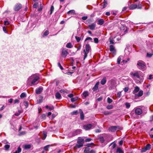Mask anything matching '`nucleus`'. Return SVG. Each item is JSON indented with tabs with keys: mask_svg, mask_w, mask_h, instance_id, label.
<instances>
[{
	"mask_svg": "<svg viewBox=\"0 0 153 153\" xmlns=\"http://www.w3.org/2000/svg\"><path fill=\"white\" fill-rule=\"evenodd\" d=\"M39 79V76L37 75H32L29 77L27 80V85L31 86L37 84L39 82L38 80Z\"/></svg>",
	"mask_w": 153,
	"mask_h": 153,
	"instance_id": "f257e3e1",
	"label": "nucleus"
},
{
	"mask_svg": "<svg viewBox=\"0 0 153 153\" xmlns=\"http://www.w3.org/2000/svg\"><path fill=\"white\" fill-rule=\"evenodd\" d=\"M137 65L138 68L142 71L146 70V66L145 63L142 60H139L137 62Z\"/></svg>",
	"mask_w": 153,
	"mask_h": 153,
	"instance_id": "f03ea898",
	"label": "nucleus"
},
{
	"mask_svg": "<svg viewBox=\"0 0 153 153\" xmlns=\"http://www.w3.org/2000/svg\"><path fill=\"white\" fill-rule=\"evenodd\" d=\"M84 139L82 138L79 137L77 141V144H76L75 148L76 149L79 148L83 146Z\"/></svg>",
	"mask_w": 153,
	"mask_h": 153,
	"instance_id": "7ed1b4c3",
	"label": "nucleus"
},
{
	"mask_svg": "<svg viewBox=\"0 0 153 153\" xmlns=\"http://www.w3.org/2000/svg\"><path fill=\"white\" fill-rule=\"evenodd\" d=\"M121 129V128L118 126H113L109 127L108 130L109 131L114 132L116 131H118Z\"/></svg>",
	"mask_w": 153,
	"mask_h": 153,
	"instance_id": "20e7f679",
	"label": "nucleus"
},
{
	"mask_svg": "<svg viewBox=\"0 0 153 153\" xmlns=\"http://www.w3.org/2000/svg\"><path fill=\"white\" fill-rule=\"evenodd\" d=\"M94 127V125L91 124L85 125L83 126V128L85 130H88L90 129L93 128Z\"/></svg>",
	"mask_w": 153,
	"mask_h": 153,
	"instance_id": "39448f33",
	"label": "nucleus"
},
{
	"mask_svg": "<svg viewBox=\"0 0 153 153\" xmlns=\"http://www.w3.org/2000/svg\"><path fill=\"white\" fill-rule=\"evenodd\" d=\"M142 73L140 71H137L134 73V76L140 79V77L142 76Z\"/></svg>",
	"mask_w": 153,
	"mask_h": 153,
	"instance_id": "423d86ee",
	"label": "nucleus"
},
{
	"mask_svg": "<svg viewBox=\"0 0 153 153\" xmlns=\"http://www.w3.org/2000/svg\"><path fill=\"white\" fill-rule=\"evenodd\" d=\"M68 54L67 49L66 48H63L62 51V55L63 57L65 58V57Z\"/></svg>",
	"mask_w": 153,
	"mask_h": 153,
	"instance_id": "0eeeda50",
	"label": "nucleus"
},
{
	"mask_svg": "<svg viewBox=\"0 0 153 153\" xmlns=\"http://www.w3.org/2000/svg\"><path fill=\"white\" fill-rule=\"evenodd\" d=\"M143 94V91H140L138 93L135 94L134 96V98H137L138 97H141Z\"/></svg>",
	"mask_w": 153,
	"mask_h": 153,
	"instance_id": "6e6552de",
	"label": "nucleus"
},
{
	"mask_svg": "<svg viewBox=\"0 0 153 153\" xmlns=\"http://www.w3.org/2000/svg\"><path fill=\"white\" fill-rule=\"evenodd\" d=\"M151 148V145L150 144L147 145L145 147L141 150L142 152H145L147 150H149Z\"/></svg>",
	"mask_w": 153,
	"mask_h": 153,
	"instance_id": "1a4fd4ad",
	"label": "nucleus"
},
{
	"mask_svg": "<svg viewBox=\"0 0 153 153\" xmlns=\"http://www.w3.org/2000/svg\"><path fill=\"white\" fill-rule=\"evenodd\" d=\"M141 2L140 1L138 3H134V9H141L142 8V5H141Z\"/></svg>",
	"mask_w": 153,
	"mask_h": 153,
	"instance_id": "9d476101",
	"label": "nucleus"
},
{
	"mask_svg": "<svg viewBox=\"0 0 153 153\" xmlns=\"http://www.w3.org/2000/svg\"><path fill=\"white\" fill-rule=\"evenodd\" d=\"M134 112L136 114L140 115L142 113V110L141 108H137L135 110Z\"/></svg>",
	"mask_w": 153,
	"mask_h": 153,
	"instance_id": "9b49d317",
	"label": "nucleus"
},
{
	"mask_svg": "<svg viewBox=\"0 0 153 153\" xmlns=\"http://www.w3.org/2000/svg\"><path fill=\"white\" fill-rule=\"evenodd\" d=\"M43 90V88L42 87H39L38 88L36 89V93L37 94H40Z\"/></svg>",
	"mask_w": 153,
	"mask_h": 153,
	"instance_id": "f8f14e48",
	"label": "nucleus"
},
{
	"mask_svg": "<svg viewBox=\"0 0 153 153\" xmlns=\"http://www.w3.org/2000/svg\"><path fill=\"white\" fill-rule=\"evenodd\" d=\"M81 130L80 129H78L74 131L73 132L72 136H76L79 134L81 132Z\"/></svg>",
	"mask_w": 153,
	"mask_h": 153,
	"instance_id": "ddd939ff",
	"label": "nucleus"
},
{
	"mask_svg": "<svg viewBox=\"0 0 153 153\" xmlns=\"http://www.w3.org/2000/svg\"><path fill=\"white\" fill-rule=\"evenodd\" d=\"M22 7V5L20 4H17L15 6L14 8V10L15 11L19 10Z\"/></svg>",
	"mask_w": 153,
	"mask_h": 153,
	"instance_id": "4468645a",
	"label": "nucleus"
},
{
	"mask_svg": "<svg viewBox=\"0 0 153 153\" xmlns=\"http://www.w3.org/2000/svg\"><path fill=\"white\" fill-rule=\"evenodd\" d=\"M109 49L113 53H115L116 52V50L115 49V48L114 46L113 45H110L109 46Z\"/></svg>",
	"mask_w": 153,
	"mask_h": 153,
	"instance_id": "2eb2a0df",
	"label": "nucleus"
},
{
	"mask_svg": "<svg viewBox=\"0 0 153 153\" xmlns=\"http://www.w3.org/2000/svg\"><path fill=\"white\" fill-rule=\"evenodd\" d=\"M83 34H82L81 36L80 37H78L77 36H75V39L76 40L77 42H79L81 39H82L83 38Z\"/></svg>",
	"mask_w": 153,
	"mask_h": 153,
	"instance_id": "dca6fc26",
	"label": "nucleus"
},
{
	"mask_svg": "<svg viewBox=\"0 0 153 153\" xmlns=\"http://www.w3.org/2000/svg\"><path fill=\"white\" fill-rule=\"evenodd\" d=\"M82 98L83 99L85 98L89 95V93L87 91H84L82 94Z\"/></svg>",
	"mask_w": 153,
	"mask_h": 153,
	"instance_id": "f3484780",
	"label": "nucleus"
},
{
	"mask_svg": "<svg viewBox=\"0 0 153 153\" xmlns=\"http://www.w3.org/2000/svg\"><path fill=\"white\" fill-rule=\"evenodd\" d=\"M96 25V24L93 23L91 25H89L88 26V27L90 30H93L95 29Z\"/></svg>",
	"mask_w": 153,
	"mask_h": 153,
	"instance_id": "a211bd4d",
	"label": "nucleus"
},
{
	"mask_svg": "<svg viewBox=\"0 0 153 153\" xmlns=\"http://www.w3.org/2000/svg\"><path fill=\"white\" fill-rule=\"evenodd\" d=\"M110 82H111V85L109 87L110 89H114L115 87V84L113 82H114V80L112 79H111L110 80Z\"/></svg>",
	"mask_w": 153,
	"mask_h": 153,
	"instance_id": "6ab92c4d",
	"label": "nucleus"
},
{
	"mask_svg": "<svg viewBox=\"0 0 153 153\" xmlns=\"http://www.w3.org/2000/svg\"><path fill=\"white\" fill-rule=\"evenodd\" d=\"M85 51L87 52V53H89L90 49H91V47L90 46L89 44H87L85 45Z\"/></svg>",
	"mask_w": 153,
	"mask_h": 153,
	"instance_id": "aec40b11",
	"label": "nucleus"
},
{
	"mask_svg": "<svg viewBox=\"0 0 153 153\" xmlns=\"http://www.w3.org/2000/svg\"><path fill=\"white\" fill-rule=\"evenodd\" d=\"M79 111L80 112V119L81 120H83L84 118L83 113L81 109H79Z\"/></svg>",
	"mask_w": 153,
	"mask_h": 153,
	"instance_id": "412c9836",
	"label": "nucleus"
},
{
	"mask_svg": "<svg viewBox=\"0 0 153 153\" xmlns=\"http://www.w3.org/2000/svg\"><path fill=\"white\" fill-rule=\"evenodd\" d=\"M56 99L58 100L60 99L61 98V94L59 92H57L55 94Z\"/></svg>",
	"mask_w": 153,
	"mask_h": 153,
	"instance_id": "4be33fe9",
	"label": "nucleus"
},
{
	"mask_svg": "<svg viewBox=\"0 0 153 153\" xmlns=\"http://www.w3.org/2000/svg\"><path fill=\"white\" fill-rule=\"evenodd\" d=\"M106 82V78L105 77H104L101 80L100 83L102 85H104Z\"/></svg>",
	"mask_w": 153,
	"mask_h": 153,
	"instance_id": "5701e85b",
	"label": "nucleus"
},
{
	"mask_svg": "<svg viewBox=\"0 0 153 153\" xmlns=\"http://www.w3.org/2000/svg\"><path fill=\"white\" fill-rule=\"evenodd\" d=\"M23 147L25 149H30L31 146L30 144L25 145H23Z\"/></svg>",
	"mask_w": 153,
	"mask_h": 153,
	"instance_id": "b1692460",
	"label": "nucleus"
},
{
	"mask_svg": "<svg viewBox=\"0 0 153 153\" xmlns=\"http://www.w3.org/2000/svg\"><path fill=\"white\" fill-rule=\"evenodd\" d=\"M104 23V20L103 19H99L98 21L97 24L100 25H102Z\"/></svg>",
	"mask_w": 153,
	"mask_h": 153,
	"instance_id": "393cba45",
	"label": "nucleus"
},
{
	"mask_svg": "<svg viewBox=\"0 0 153 153\" xmlns=\"http://www.w3.org/2000/svg\"><path fill=\"white\" fill-rule=\"evenodd\" d=\"M91 149L88 147H86L85 148L84 152V153H89Z\"/></svg>",
	"mask_w": 153,
	"mask_h": 153,
	"instance_id": "a878e982",
	"label": "nucleus"
},
{
	"mask_svg": "<svg viewBox=\"0 0 153 153\" xmlns=\"http://www.w3.org/2000/svg\"><path fill=\"white\" fill-rule=\"evenodd\" d=\"M45 107L46 109H49V110L51 111L53 110L54 108V107L53 106H49L48 105H46Z\"/></svg>",
	"mask_w": 153,
	"mask_h": 153,
	"instance_id": "bb28decb",
	"label": "nucleus"
},
{
	"mask_svg": "<svg viewBox=\"0 0 153 153\" xmlns=\"http://www.w3.org/2000/svg\"><path fill=\"white\" fill-rule=\"evenodd\" d=\"M114 38H114L112 36H111L110 37L109 39V40L110 44H114Z\"/></svg>",
	"mask_w": 153,
	"mask_h": 153,
	"instance_id": "cd10ccee",
	"label": "nucleus"
},
{
	"mask_svg": "<svg viewBox=\"0 0 153 153\" xmlns=\"http://www.w3.org/2000/svg\"><path fill=\"white\" fill-rule=\"evenodd\" d=\"M116 153H123V151L122 149L119 147L117 148V151L116 152Z\"/></svg>",
	"mask_w": 153,
	"mask_h": 153,
	"instance_id": "c85d7f7f",
	"label": "nucleus"
},
{
	"mask_svg": "<svg viewBox=\"0 0 153 153\" xmlns=\"http://www.w3.org/2000/svg\"><path fill=\"white\" fill-rule=\"evenodd\" d=\"M66 46L68 48H71L73 47V46L71 42H68Z\"/></svg>",
	"mask_w": 153,
	"mask_h": 153,
	"instance_id": "c756f323",
	"label": "nucleus"
},
{
	"mask_svg": "<svg viewBox=\"0 0 153 153\" xmlns=\"http://www.w3.org/2000/svg\"><path fill=\"white\" fill-rule=\"evenodd\" d=\"M99 140L101 143H103L105 141V140L102 136H100Z\"/></svg>",
	"mask_w": 153,
	"mask_h": 153,
	"instance_id": "7c9ffc66",
	"label": "nucleus"
},
{
	"mask_svg": "<svg viewBox=\"0 0 153 153\" xmlns=\"http://www.w3.org/2000/svg\"><path fill=\"white\" fill-rule=\"evenodd\" d=\"M67 13L68 14H75V11L74 10H71L67 12Z\"/></svg>",
	"mask_w": 153,
	"mask_h": 153,
	"instance_id": "2f4dec72",
	"label": "nucleus"
},
{
	"mask_svg": "<svg viewBox=\"0 0 153 153\" xmlns=\"http://www.w3.org/2000/svg\"><path fill=\"white\" fill-rule=\"evenodd\" d=\"M83 52L84 53V59H85L87 57V54L88 53H87V52L85 51V49H84L83 51Z\"/></svg>",
	"mask_w": 153,
	"mask_h": 153,
	"instance_id": "473e14b6",
	"label": "nucleus"
},
{
	"mask_svg": "<svg viewBox=\"0 0 153 153\" xmlns=\"http://www.w3.org/2000/svg\"><path fill=\"white\" fill-rule=\"evenodd\" d=\"M26 96V94L25 93H22L20 95V97L22 98H23Z\"/></svg>",
	"mask_w": 153,
	"mask_h": 153,
	"instance_id": "72a5a7b5",
	"label": "nucleus"
},
{
	"mask_svg": "<svg viewBox=\"0 0 153 153\" xmlns=\"http://www.w3.org/2000/svg\"><path fill=\"white\" fill-rule=\"evenodd\" d=\"M51 146V145H47L45 146L44 147V149L46 151H48V148L50 147Z\"/></svg>",
	"mask_w": 153,
	"mask_h": 153,
	"instance_id": "f704fd0d",
	"label": "nucleus"
},
{
	"mask_svg": "<svg viewBox=\"0 0 153 153\" xmlns=\"http://www.w3.org/2000/svg\"><path fill=\"white\" fill-rule=\"evenodd\" d=\"M78 111L77 110L74 111L72 112L71 113V115H76L78 114Z\"/></svg>",
	"mask_w": 153,
	"mask_h": 153,
	"instance_id": "c9c22d12",
	"label": "nucleus"
},
{
	"mask_svg": "<svg viewBox=\"0 0 153 153\" xmlns=\"http://www.w3.org/2000/svg\"><path fill=\"white\" fill-rule=\"evenodd\" d=\"M113 108V106L112 105H108L106 107L107 109L109 110L112 109Z\"/></svg>",
	"mask_w": 153,
	"mask_h": 153,
	"instance_id": "e433bc0d",
	"label": "nucleus"
},
{
	"mask_svg": "<svg viewBox=\"0 0 153 153\" xmlns=\"http://www.w3.org/2000/svg\"><path fill=\"white\" fill-rule=\"evenodd\" d=\"M98 86L96 85H95L93 87V88H92V90H93V91H96L98 89Z\"/></svg>",
	"mask_w": 153,
	"mask_h": 153,
	"instance_id": "4c0bfd02",
	"label": "nucleus"
},
{
	"mask_svg": "<svg viewBox=\"0 0 153 153\" xmlns=\"http://www.w3.org/2000/svg\"><path fill=\"white\" fill-rule=\"evenodd\" d=\"M121 60V56H119L117 59V62L118 64H119Z\"/></svg>",
	"mask_w": 153,
	"mask_h": 153,
	"instance_id": "58836bf2",
	"label": "nucleus"
},
{
	"mask_svg": "<svg viewBox=\"0 0 153 153\" xmlns=\"http://www.w3.org/2000/svg\"><path fill=\"white\" fill-rule=\"evenodd\" d=\"M22 151L21 149L20 148V146H19L17 148V149L16 151V152L17 153H20Z\"/></svg>",
	"mask_w": 153,
	"mask_h": 153,
	"instance_id": "ea45409f",
	"label": "nucleus"
},
{
	"mask_svg": "<svg viewBox=\"0 0 153 153\" xmlns=\"http://www.w3.org/2000/svg\"><path fill=\"white\" fill-rule=\"evenodd\" d=\"M112 100L109 97H108L107 99V102L109 103H111L112 102Z\"/></svg>",
	"mask_w": 153,
	"mask_h": 153,
	"instance_id": "a19ab883",
	"label": "nucleus"
},
{
	"mask_svg": "<svg viewBox=\"0 0 153 153\" xmlns=\"http://www.w3.org/2000/svg\"><path fill=\"white\" fill-rule=\"evenodd\" d=\"M4 147L6 150H7L10 147V146L9 145L7 144L4 146Z\"/></svg>",
	"mask_w": 153,
	"mask_h": 153,
	"instance_id": "79ce46f5",
	"label": "nucleus"
},
{
	"mask_svg": "<svg viewBox=\"0 0 153 153\" xmlns=\"http://www.w3.org/2000/svg\"><path fill=\"white\" fill-rule=\"evenodd\" d=\"M77 99V97H72L71 99V101L72 102H73L76 101Z\"/></svg>",
	"mask_w": 153,
	"mask_h": 153,
	"instance_id": "37998d69",
	"label": "nucleus"
},
{
	"mask_svg": "<svg viewBox=\"0 0 153 153\" xmlns=\"http://www.w3.org/2000/svg\"><path fill=\"white\" fill-rule=\"evenodd\" d=\"M140 90L138 86H136L134 89V93L138 92Z\"/></svg>",
	"mask_w": 153,
	"mask_h": 153,
	"instance_id": "c03bdc74",
	"label": "nucleus"
},
{
	"mask_svg": "<svg viewBox=\"0 0 153 153\" xmlns=\"http://www.w3.org/2000/svg\"><path fill=\"white\" fill-rule=\"evenodd\" d=\"M107 4V2L105 1V0H104V2L103 3V8L105 7Z\"/></svg>",
	"mask_w": 153,
	"mask_h": 153,
	"instance_id": "a18cd8bd",
	"label": "nucleus"
},
{
	"mask_svg": "<svg viewBox=\"0 0 153 153\" xmlns=\"http://www.w3.org/2000/svg\"><path fill=\"white\" fill-rule=\"evenodd\" d=\"M54 8L53 6H51V9H50V11H51V12L50 13V15L52 14L54 10Z\"/></svg>",
	"mask_w": 153,
	"mask_h": 153,
	"instance_id": "49530a36",
	"label": "nucleus"
},
{
	"mask_svg": "<svg viewBox=\"0 0 153 153\" xmlns=\"http://www.w3.org/2000/svg\"><path fill=\"white\" fill-rule=\"evenodd\" d=\"M104 114L105 115H108L111 114V112H108V111H104L103 112Z\"/></svg>",
	"mask_w": 153,
	"mask_h": 153,
	"instance_id": "de8ad7c7",
	"label": "nucleus"
},
{
	"mask_svg": "<svg viewBox=\"0 0 153 153\" xmlns=\"http://www.w3.org/2000/svg\"><path fill=\"white\" fill-rule=\"evenodd\" d=\"M125 105L126 106V107L127 108H128L130 106V104L129 103L126 102L125 103Z\"/></svg>",
	"mask_w": 153,
	"mask_h": 153,
	"instance_id": "09e8293b",
	"label": "nucleus"
},
{
	"mask_svg": "<svg viewBox=\"0 0 153 153\" xmlns=\"http://www.w3.org/2000/svg\"><path fill=\"white\" fill-rule=\"evenodd\" d=\"M49 33V31L48 30H46L44 33L43 35L44 36H46Z\"/></svg>",
	"mask_w": 153,
	"mask_h": 153,
	"instance_id": "8fccbe9b",
	"label": "nucleus"
},
{
	"mask_svg": "<svg viewBox=\"0 0 153 153\" xmlns=\"http://www.w3.org/2000/svg\"><path fill=\"white\" fill-rule=\"evenodd\" d=\"M94 42L95 43H97L99 42L98 39L97 38H94Z\"/></svg>",
	"mask_w": 153,
	"mask_h": 153,
	"instance_id": "3c124183",
	"label": "nucleus"
},
{
	"mask_svg": "<svg viewBox=\"0 0 153 153\" xmlns=\"http://www.w3.org/2000/svg\"><path fill=\"white\" fill-rule=\"evenodd\" d=\"M130 60L129 58H128L127 59V60H123L122 61V62L123 63H126L128 61H129Z\"/></svg>",
	"mask_w": 153,
	"mask_h": 153,
	"instance_id": "603ef678",
	"label": "nucleus"
},
{
	"mask_svg": "<svg viewBox=\"0 0 153 153\" xmlns=\"http://www.w3.org/2000/svg\"><path fill=\"white\" fill-rule=\"evenodd\" d=\"M90 40L92 42V38H91V37H87L85 39V41H86L87 40Z\"/></svg>",
	"mask_w": 153,
	"mask_h": 153,
	"instance_id": "864d4df0",
	"label": "nucleus"
},
{
	"mask_svg": "<svg viewBox=\"0 0 153 153\" xmlns=\"http://www.w3.org/2000/svg\"><path fill=\"white\" fill-rule=\"evenodd\" d=\"M153 54V53H147V56L149 57H151L152 56Z\"/></svg>",
	"mask_w": 153,
	"mask_h": 153,
	"instance_id": "5fc2aeb1",
	"label": "nucleus"
},
{
	"mask_svg": "<svg viewBox=\"0 0 153 153\" xmlns=\"http://www.w3.org/2000/svg\"><path fill=\"white\" fill-rule=\"evenodd\" d=\"M26 132L25 131L20 132L19 133V136L24 135L26 134Z\"/></svg>",
	"mask_w": 153,
	"mask_h": 153,
	"instance_id": "6e6d98bb",
	"label": "nucleus"
},
{
	"mask_svg": "<svg viewBox=\"0 0 153 153\" xmlns=\"http://www.w3.org/2000/svg\"><path fill=\"white\" fill-rule=\"evenodd\" d=\"M111 144H112V146L111 147L112 148V149H113L116 147V144L115 143L113 144V143H111Z\"/></svg>",
	"mask_w": 153,
	"mask_h": 153,
	"instance_id": "4d7b16f0",
	"label": "nucleus"
},
{
	"mask_svg": "<svg viewBox=\"0 0 153 153\" xmlns=\"http://www.w3.org/2000/svg\"><path fill=\"white\" fill-rule=\"evenodd\" d=\"M117 96L119 97H120L121 95V93L120 91H119L118 92L117 94Z\"/></svg>",
	"mask_w": 153,
	"mask_h": 153,
	"instance_id": "13d9d810",
	"label": "nucleus"
},
{
	"mask_svg": "<svg viewBox=\"0 0 153 153\" xmlns=\"http://www.w3.org/2000/svg\"><path fill=\"white\" fill-rule=\"evenodd\" d=\"M92 140V139L90 138H86L85 139V141L86 142H90Z\"/></svg>",
	"mask_w": 153,
	"mask_h": 153,
	"instance_id": "bf43d9fd",
	"label": "nucleus"
},
{
	"mask_svg": "<svg viewBox=\"0 0 153 153\" xmlns=\"http://www.w3.org/2000/svg\"><path fill=\"white\" fill-rule=\"evenodd\" d=\"M58 65L61 70H62L63 69L62 67V66L61 65L59 62L58 63Z\"/></svg>",
	"mask_w": 153,
	"mask_h": 153,
	"instance_id": "052dcab7",
	"label": "nucleus"
},
{
	"mask_svg": "<svg viewBox=\"0 0 153 153\" xmlns=\"http://www.w3.org/2000/svg\"><path fill=\"white\" fill-rule=\"evenodd\" d=\"M3 30L4 32L5 33H7V31L6 30V28L5 27H3Z\"/></svg>",
	"mask_w": 153,
	"mask_h": 153,
	"instance_id": "680f3d73",
	"label": "nucleus"
},
{
	"mask_svg": "<svg viewBox=\"0 0 153 153\" xmlns=\"http://www.w3.org/2000/svg\"><path fill=\"white\" fill-rule=\"evenodd\" d=\"M129 9H134V4H132L129 7Z\"/></svg>",
	"mask_w": 153,
	"mask_h": 153,
	"instance_id": "e2e57ef3",
	"label": "nucleus"
},
{
	"mask_svg": "<svg viewBox=\"0 0 153 153\" xmlns=\"http://www.w3.org/2000/svg\"><path fill=\"white\" fill-rule=\"evenodd\" d=\"M37 4H38L36 3H35L33 5V7L34 8H36L37 6Z\"/></svg>",
	"mask_w": 153,
	"mask_h": 153,
	"instance_id": "0e129e2a",
	"label": "nucleus"
},
{
	"mask_svg": "<svg viewBox=\"0 0 153 153\" xmlns=\"http://www.w3.org/2000/svg\"><path fill=\"white\" fill-rule=\"evenodd\" d=\"M87 18H88L87 16H83L82 18V19L83 20H86V19H87Z\"/></svg>",
	"mask_w": 153,
	"mask_h": 153,
	"instance_id": "69168bd1",
	"label": "nucleus"
},
{
	"mask_svg": "<svg viewBox=\"0 0 153 153\" xmlns=\"http://www.w3.org/2000/svg\"><path fill=\"white\" fill-rule=\"evenodd\" d=\"M9 24V23L8 21H5L4 22V25H8Z\"/></svg>",
	"mask_w": 153,
	"mask_h": 153,
	"instance_id": "338daca9",
	"label": "nucleus"
},
{
	"mask_svg": "<svg viewBox=\"0 0 153 153\" xmlns=\"http://www.w3.org/2000/svg\"><path fill=\"white\" fill-rule=\"evenodd\" d=\"M89 153H96V152L95 150L91 149Z\"/></svg>",
	"mask_w": 153,
	"mask_h": 153,
	"instance_id": "774afa93",
	"label": "nucleus"
}]
</instances>
